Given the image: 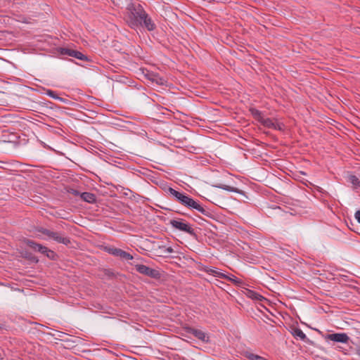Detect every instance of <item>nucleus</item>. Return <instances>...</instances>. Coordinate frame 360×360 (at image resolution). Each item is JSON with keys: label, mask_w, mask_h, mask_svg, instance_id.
Here are the masks:
<instances>
[{"label": "nucleus", "mask_w": 360, "mask_h": 360, "mask_svg": "<svg viewBox=\"0 0 360 360\" xmlns=\"http://www.w3.org/2000/svg\"><path fill=\"white\" fill-rule=\"evenodd\" d=\"M187 332L188 333L193 335L195 338L203 342L209 341V336L207 335V334L201 330L193 328H188L187 329Z\"/></svg>", "instance_id": "obj_8"}, {"label": "nucleus", "mask_w": 360, "mask_h": 360, "mask_svg": "<svg viewBox=\"0 0 360 360\" xmlns=\"http://www.w3.org/2000/svg\"><path fill=\"white\" fill-rule=\"evenodd\" d=\"M264 124L267 127L278 129L279 130H282L283 129V125L279 123H275L273 120L266 118L264 120Z\"/></svg>", "instance_id": "obj_12"}, {"label": "nucleus", "mask_w": 360, "mask_h": 360, "mask_svg": "<svg viewBox=\"0 0 360 360\" xmlns=\"http://www.w3.org/2000/svg\"><path fill=\"white\" fill-rule=\"evenodd\" d=\"M109 253L125 260H131L133 259L131 255L119 248H111L109 250Z\"/></svg>", "instance_id": "obj_9"}, {"label": "nucleus", "mask_w": 360, "mask_h": 360, "mask_svg": "<svg viewBox=\"0 0 360 360\" xmlns=\"http://www.w3.org/2000/svg\"><path fill=\"white\" fill-rule=\"evenodd\" d=\"M215 187L227 191H230V192H233V193H239V190L237 188L231 187V186H229L227 185L220 184V185L215 186Z\"/></svg>", "instance_id": "obj_16"}, {"label": "nucleus", "mask_w": 360, "mask_h": 360, "mask_svg": "<svg viewBox=\"0 0 360 360\" xmlns=\"http://www.w3.org/2000/svg\"><path fill=\"white\" fill-rule=\"evenodd\" d=\"M73 193H74L75 195H78V194H79V193L78 191H74V192H73Z\"/></svg>", "instance_id": "obj_27"}, {"label": "nucleus", "mask_w": 360, "mask_h": 360, "mask_svg": "<svg viewBox=\"0 0 360 360\" xmlns=\"http://www.w3.org/2000/svg\"><path fill=\"white\" fill-rule=\"evenodd\" d=\"M41 232H42L44 235L47 236L49 238L51 237V235H52V234H53V231H51L48 230V229H43V230L41 231Z\"/></svg>", "instance_id": "obj_22"}, {"label": "nucleus", "mask_w": 360, "mask_h": 360, "mask_svg": "<svg viewBox=\"0 0 360 360\" xmlns=\"http://www.w3.org/2000/svg\"><path fill=\"white\" fill-rule=\"evenodd\" d=\"M50 238L54 240L58 243H63L65 245H68L70 243V240L68 238H65L62 236L59 233L54 231Z\"/></svg>", "instance_id": "obj_11"}, {"label": "nucleus", "mask_w": 360, "mask_h": 360, "mask_svg": "<svg viewBox=\"0 0 360 360\" xmlns=\"http://www.w3.org/2000/svg\"><path fill=\"white\" fill-rule=\"evenodd\" d=\"M162 108V107H158V110H160Z\"/></svg>", "instance_id": "obj_29"}, {"label": "nucleus", "mask_w": 360, "mask_h": 360, "mask_svg": "<svg viewBox=\"0 0 360 360\" xmlns=\"http://www.w3.org/2000/svg\"><path fill=\"white\" fill-rule=\"evenodd\" d=\"M26 244L33 250L37 251L43 255H46L49 258L53 259L54 257V252L50 250H49L46 247L36 243L34 241L32 240H27Z\"/></svg>", "instance_id": "obj_4"}, {"label": "nucleus", "mask_w": 360, "mask_h": 360, "mask_svg": "<svg viewBox=\"0 0 360 360\" xmlns=\"http://www.w3.org/2000/svg\"><path fill=\"white\" fill-rule=\"evenodd\" d=\"M169 224L171 225V226L172 228H174L176 230L184 231L190 235L195 234L194 229L184 219H172L169 221Z\"/></svg>", "instance_id": "obj_3"}, {"label": "nucleus", "mask_w": 360, "mask_h": 360, "mask_svg": "<svg viewBox=\"0 0 360 360\" xmlns=\"http://www.w3.org/2000/svg\"><path fill=\"white\" fill-rule=\"evenodd\" d=\"M81 198L87 202L92 203L96 201V196L94 194L89 192H84L80 194Z\"/></svg>", "instance_id": "obj_13"}, {"label": "nucleus", "mask_w": 360, "mask_h": 360, "mask_svg": "<svg viewBox=\"0 0 360 360\" xmlns=\"http://www.w3.org/2000/svg\"><path fill=\"white\" fill-rule=\"evenodd\" d=\"M354 217L356 221L360 224V210L355 212Z\"/></svg>", "instance_id": "obj_23"}, {"label": "nucleus", "mask_w": 360, "mask_h": 360, "mask_svg": "<svg viewBox=\"0 0 360 360\" xmlns=\"http://www.w3.org/2000/svg\"><path fill=\"white\" fill-rule=\"evenodd\" d=\"M49 108L51 109H53V104H52L51 103H49V106H48Z\"/></svg>", "instance_id": "obj_26"}, {"label": "nucleus", "mask_w": 360, "mask_h": 360, "mask_svg": "<svg viewBox=\"0 0 360 360\" xmlns=\"http://www.w3.org/2000/svg\"><path fill=\"white\" fill-rule=\"evenodd\" d=\"M60 53L62 55H68L69 56H72L73 58L82 60H87V57L82 53L79 51H75L70 49L67 48H60Z\"/></svg>", "instance_id": "obj_6"}, {"label": "nucleus", "mask_w": 360, "mask_h": 360, "mask_svg": "<svg viewBox=\"0 0 360 360\" xmlns=\"http://www.w3.org/2000/svg\"><path fill=\"white\" fill-rule=\"evenodd\" d=\"M293 336L297 338L300 339L301 340H305L307 339L306 335L304 333V332L300 329V328H295L292 331Z\"/></svg>", "instance_id": "obj_14"}, {"label": "nucleus", "mask_w": 360, "mask_h": 360, "mask_svg": "<svg viewBox=\"0 0 360 360\" xmlns=\"http://www.w3.org/2000/svg\"><path fill=\"white\" fill-rule=\"evenodd\" d=\"M251 112H255V113H257V112H259L258 110H255V111H254V110H251Z\"/></svg>", "instance_id": "obj_28"}, {"label": "nucleus", "mask_w": 360, "mask_h": 360, "mask_svg": "<svg viewBox=\"0 0 360 360\" xmlns=\"http://www.w3.org/2000/svg\"><path fill=\"white\" fill-rule=\"evenodd\" d=\"M224 278L231 281L232 283L237 285H240L242 283V281L240 279H239L238 278L232 274L229 276L226 275Z\"/></svg>", "instance_id": "obj_19"}, {"label": "nucleus", "mask_w": 360, "mask_h": 360, "mask_svg": "<svg viewBox=\"0 0 360 360\" xmlns=\"http://www.w3.org/2000/svg\"><path fill=\"white\" fill-rule=\"evenodd\" d=\"M152 81H155L157 84H162L164 83V79L162 78L158 77L156 75H153V77L150 78Z\"/></svg>", "instance_id": "obj_20"}, {"label": "nucleus", "mask_w": 360, "mask_h": 360, "mask_svg": "<svg viewBox=\"0 0 360 360\" xmlns=\"http://www.w3.org/2000/svg\"><path fill=\"white\" fill-rule=\"evenodd\" d=\"M47 94L53 98H56V99H59V100H62V98H59L58 96H56V93L53 91H49Z\"/></svg>", "instance_id": "obj_21"}, {"label": "nucleus", "mask_w": 360, "mask_h": 360, "mask_svg": "<svg viewBox=\"0 0 360 360\" xmlns=\"http://www.w3.org/2000/svg\"><path fill=\"white\" fill-rule=\"evenodd\" d=\"M135 268L139 273L151 278H157L160 276V273L158 270L151 269L143 264H136L135 265Z\"/></svg>", "instance_id": "obj_5"}, {"label": "nucleus", "mask_w": 360, "mask_h": 360, "mask_svg": "<svg viewBox=\"0 0 360 360\" xmlns=\"http://www.w3.org/2000/svg\"><path fill=\"white\" fill-rule=\"evenodd\" d=\"M166 192L168 195L172 196L178 202H180V199H181L182 196L184 194V193L176 191L175 189H174L171 187L167 188V189L166 190Z\"/></svg>", "instance_id": "obj_10"}, {"label": "nucleus", "mask_w": 360, "mask_h": 360, "mask_svg": "<svg viewBox=\"0 0 360 360\" xmlns=\"http://www.w3.org/2000/svg\"><path fill=\"white\" fill-rule=\"evenodd\" d=\"M356 354L360 356V346L357 347L356 349Z\"/></svg>", "instance_id": "obj_24"}, {"label": "nucleus", "mask_w": 360, "mask_h": 360, "mask_svg": "<svg viewBox=\"0 0 360 360\" xmlns=\"http://www.w3.org/2000/svg\"><path fill=\"white\" fill-rule=\"evenodd\" d=\"M207 271L210 274L218 278H224L226 276L224 273L215 267L210 268Z\"/></svg>", "instance_id": "obj_15"}, {"label": "nucleus", "mask_w": 360, "mask_h": 360, "mask_svg": "<svg viewBox=\"0 0 360 360\" xmlns=\"http://www.w3.org/2000/svg\"><path fill=\"white\" fill-rule=\"evenodd\" d=\"M349 180L355 188L360 187V180L356 176H349Z\"/></svg>", "instance_id": "obj_18"}, {"label": "nucleus", "mask_w": 360, "mask_h": 360, "mask_svg": "<svg viewBox=\"0 0 360 360\" xmlns=\"http://www.w3.org/2000/svg\"><path fill=\"white\" fill-rule=\"evenodd\" d=\"M124 20L131 28L144 26L148 30L155 28V23L145 11L143 6L138 3H129L126 7Z\"/></svg>", "instance_id": "obj_1"}, {"label": "nucleus", "mask_w": 360, "mask_h": 360, "mask_svg": "<svg viewBox=\"0 0 360 360\" xmlns=\"http://www.w3.org/2000/svg\"><path fill=\"white\" fill-rule=\"evenodd\" d=\"M173 252V250H172V248H167V252H168V253H171V252Z\"/></svg>", "instance_id": "obj_25"}, {"label": "nucleus", "mask_w": 360, "mask_h": 360, "mask_svg": "<svg viewBox=\"0 0 360 360\" xmlns=\"http://www.w3.org/2000/svg\"><path fill=\"white\" fill-rule=\"evenodd\" d=\"M247 295L252 298V300H262L264 297L258 294L257 292L253 291V290H248V292H247Z\"/></svg>", "instance_id": "obj_17"}, {"label": "nucleus", "mask_w": 360, "mask_h": 360, "mask_svg": "<svg viewBox=\"0 0 360 360\" xmlns=\"http://www.w3.org/2000/svg\"><path fill=\"white\" fill-rule=\"evenodd\" d=\"M326 339L336 342L347 343L349 337L345 333H340L328 334Z\"/></svg>", "instance_id": "obj_7"}, {"label": "nucleus", "mask_w": 360, "mask_h": 360, "mask_svg": "<svg viewBox=\"0 0 360 360\" xmlns=\"http://www.w3.org/2000/svg\"><path fill=\"white\" fill-rule=\"evenodd\" d=\"M179 203L190 210H195L204 215H207V211L198 202L194 200L185 193L181 199H180Z\"/></svg>", "instance_id": "obj_2"}]
</instances>
